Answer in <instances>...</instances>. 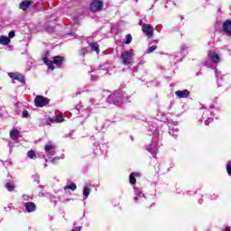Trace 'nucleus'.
Here are the masks:
<instances>
[{
    "label": "nucleus",
    "instance_id": "f257e3e1",
    "mask_svg": "<svg viewBox=\"0 0 231 231\" xmlns=\"http://www.w3.org/2000/svg\"><path fill=\"white\" fill-rule=\"evenodd\" d=\"M121 60H122V64H124V66H129L130 64H132L133 63V52L124 51L121 54Z\"/></svg>",
    "mask_w": 231,
    "mask_h": 231
},
{
    "label": "nucleus",
    "instance_id": "f03ea898",
    "mask_svg": "<svg viewBox=\"0 0 231 231\" xmlns=\"http://www.w3.org/2000/svg\"><path fill=\"white\" fill-rule=\"evenodd\" d=\"M50 104V98L45 97L43 96H36L34 98V105L36 107H44Z\"/></svg>",
    "mask_w": 231,
    "mask_h": 231
},
{
    "label": "nucleus",
    "instance_id": "7ed1b4c3",
    "mask_svg": "<svg viewBox=\"0 0 231 231\" xmlns=\"http://www.w3.org/2000/svg\"><path fill=\"white\" fill-rule=\"evenodd\" d=\"M142 30L148 39H152V37H154V27H152V25L144 23L142 26Z\"/></svg>",
    "mask_w": 231,
    "mask_h": 231
},
{
    "label": "nucleus",
    "instance_id": "20e7f679",
    "mask_svg": "<svg viewBox=\"0 0 231 231\" xmlns=\"http://www.w3.org/2000/svg\"><path fill=\"white\" fill-rule=\"evenodd\" d=\"M102 6H104V3L102 2V0H94L90 4V11L100 12V10H102Z\"/></svg>",
    "mask_w": 231,
    "mask_h": 231
},
{
    "label": "nucleus",
    "instance_id": "39448f33",
    "mask_svg": "<svg viewBox=\"0 0 231 231\" xmlns=\"http://www.w3.org/2000/svg\"><path fill=\"white\" fill-rule=\"evenodd\" d=\"M55 149L56 146L51 142H49L47 144H45L44 150L46 154H48L49 156H55Z\"/></svg>",
    "mask_w": 231,
    "mask_h": 231
},
{
    "label": "nucleus",
    "instance_id": "423d86ee",
    "mask_svg": "<svg viewBox=\"0 0 231 231\" xmlns=\"http://www.w3.org/2000/svg\"><path fill=\"white\" fill-rule=\"evenodd\" d=\"M32 5H33V1H32V0H23L19 4V8L21 10L26 11L32 6Z\"/></svg>",
    "mask_w": 231,
    "mask_h": 231
},
{
    "label": "nucleus",
    "instance_id": "0eeeda50",
    "mask_svg": "<svg viewBox=\"0 0 231 231\" xmlns=\"http://www.w3.org/2000/svg\"><path fill=\"white\" fill-rule=\"evenodd\" d=\"M176 97H178V98H189V96L190 95V91H189L188 89H184V90H177L175 92Z\"/></svg>",
    "mask_w": 231,
    "mask_h": 231
},
{
    "label": "nucleus",
    "instance_id": "6e6552de",
    "mask_svg": "<svg viewBox=\"0 0 231 231\" xmlns=\"http://www.w3.org/2000/svg\"><path fill=\"white\" fill-rule=\"evenodd\" d=\"M23 207L25 208L26 212L29 213L35 212L37 209V206L33 202H26Z\"/></svg>",
    "mask_w": 231,
    "mask_h": 231
},
{
    "label": "nucleus",
    "instance_id": "1a4fd4ad",
    "mask_svg": "<svg viewBox=\"0 0 231 231\" xmlns=\"http://www.w3.org/2000/svg\"><path fill=\"white\" fill-rule=\"evenodd\" d=\"M208 58H209V60H211V62H213V64H219V62L221 60V58L216 52L208 54Z\"/></svg>",
    "mask_w": 231,
    "mask_h": 231
},
{
    "label": "nucleus",
    "instance_id": "9d476101",
    "mask_svg": "<svg viewBox=\"0 0 231 231\" xmlns=\"http://www.w3.org/2000/svg\"><path fill=\"white\" fill-rule=\"evenodd\" d=\"M223 32L227 33V35H231V21L226 20L223 23Z\"/></svg>",
    "mask_w": 231,
    "mask_h": 231
},
{
    "label": "nucleus",
    "instance_id": "9b49d317",
    "mask_svg": "<svg viewBox=\"0 0 231 231\" xmlns=\"http://www.w3.org/2000/svg\"><path fill=\"white\" fill-rule=\"evenodd\" d=\"M42 60H43L44 64H46V66H48L49 69H51V71H53V69H55L53 61L48 60V57H43Z\"/></svg>",
    "mask_w": 231,
    "mask_h": 231
},
{
    "label": "nucleus",
    "instance_id": "f8f14e48",
    "mask_svg": "<svg viewBox=\"0 0 231 231\" xmlns=\"http://www.w3.org/2000/svg\"><path fill=\"white\" fill-rule=\"evenodd\" d=\"M63 62H64V57H62V56H54L53 57V63L56 64V66H62Z\"/></svg>",
    "mask_w": 231,
    "mask_h": 231
},
{
    "label": "nucleus",
    "instance_id": "ddd939ff",
    "mask_svg": "<svg viewBox=\"0 0 231 231\" xmlns=\"http://www.w3.org/2000/svg\"><path fill=\"white\" fill-rule=\"evenodd\" d=\"M11 41L10 38H8V36H1L0 37V44H2V46H8V44H10Z\"/></svg>",
    "mask_w": 231,
    "mask_h": 231
},
{
    "label": "nucleus",
    "instance_id": "4468645a",
    "mask_svg": "<svg viewBox=\"0 0 231 231\" xmlns=\"http://www.w3.org/2000/svg\"><path fill=\"white\" fill-rule=\"evenodd\" d=\"M10 138L11 140H18L19 139V130L13 129L10 131Z\"/></svg>",
    "mask_w": 231,
    "mask_h": 231
},
{
    "label": "nucleus",
    "instance_id": "2eb2a0df",
    "mask_svg": "<svg viewBox=\"0 0 231 231\" xmlns=\"http://www.w3.org/2000/svg\"><path fill=\"white\" fill-rule=\"evenodd\" d=\"M5 189L9 192H14V190H15V185H14V181H9V182L5 183Z\"/></svg>",
    "mask_w": 231,
    "mask_h": 231
},
{
    "label": "nucleus",
    "instance_id": "dca6fc26",
    "mask_svg": "<svg viewBox=\"0 0 231 231\" xmlns=\"http://www.w3.org/2000/svg\"><path fill=\"white\" fill-rule=\"evenodd\" d=\"M90 48H91L92 51H96V53H100V48L98 46V43H97V42L90 43Z\"/></svg>",
    "mask_w": 231,
    "mask_h": 231
},
{
    "label": "nucleus",
    "instance_id": "f3484780",
    "mask_svg": "<svg viewBox=\"0 0 231 231\" xmlns=\"http://www.w3.org/2000/svg\"><path fill=\"white\" fill-rule=\"evenodd\" d=\"M68 189H69V190H77V184L72 182L71 184L65 186L64 187V190H68Z\"/></svg>",
    "mask_w": 231,
    "mask_h": 231
},
{
    "label": "nucleus",
    "instance_id": "a211bd4d",
    "mask_svg": "<svg viewBox=\"0 0 231 231\" xmlns=\"http://www.w3.org/2000/svg\"><path fill=\"white\" fill-rule=\"evenodd\" d=\"M27 156H28V158H30L31 160H35V158H37V154H35V151H33V150H30V151L27 152Z\"/></svg>",
    "mask_w": 231,
    "mask_h": 231
},
{
    "label": "nucleus",
    "instance_id": "6ab92c4d",
    "mask_svg": "<svg viewBox=\"0 0 231 231\" xmlns=\"http://www.w3.org/2000/svg\"><path fill=\"white\" fill-rule=\"evenodd\" d=\"M134 173H131L129 177V182L131 185H135L136 184V177H134Z\"/></svg>",
    "mask_w": 231,
    "mask_h": 231
},
{
    "label": "nucleus",
    "instance_id": "aec40b11",
    "mask_svg": "<svg viewBox=\"0 0 231 231\" xmlns=\"http://www.w3.org/2000/svg\"><path fill=\"white\" fill-rule=\"evenodd\" d=\"M89 194H91V189H89L88 187H84L83 196H85V198H88L89 196Z\"/></svg>",
    "mask_w": 231,
    "mask_h": 231
},
{
    "label": "nucleus",
    "instance_id": "412c9836",
    "mask_svg": "<svg viewBox=\"0 0 231 231\" xmlns=\"http://www.w3.org/2000/svg\"><path fill=\"white\" fill-rule=\"evenodd\" d=\"M54 120H55V122L57 123V124H61V122H64V116H56L55 117H54Z\"/></svg>",
    "mask_w": 231,
    "mask_h": 231
},
{
    "label": "nucleus",
    "instance_id": "4be33fe9",
    "mask_svg": "<svg viewBox=\"0 0 231 231\" xmlns=\"http://www.w3.org/2000/svg\"><path fill=\"white\" fill-rule=\"evenodd\" d=\"M15 80H18V82L24 83V76L23 74H17L15 77Z\"/></svg>",
    "mask_w": 231,
    "mask_h": 231
},
{
    "label": "nucleus",
    "instance_id": "5701e85b",
    "mask_svg": "<svg viewBox=\"0 0 231 231\" xmlns=\"http://www.w3.org/2000/svg\"><path fill=\"white\" fill-rule=\"evenodd\" d=\"M132 42H133V36L131 34H126L125 44H129Z\"/></svg>",
    "mask_w": 231,
    "mask_h": 231
},
{
    "label": "nucleus",
    "instance_id": "b1692460",
    "mask_svg": "<svg viewBox=\"0 0 231 231\" xmlns=\"http://www.w3.org/2000/svg\"><path fill=\"white\" fill-rule=\"evenodd\" d=\"M51 124H55V117H49L46 121L47 125H51Z\"/></svg>",
    "mask_w": 231,
    "mask_h": 231
},
{
    "label": "nucleus",
    "instance_id": "393cba45",
    "mask_svg": "<svg viewBox=\"0 0 231 231\" xmlns=\"http://www.w3.org/2000/svg\"><path fill=\"white\" fill-rule=\"evenodd\" d=\"M156 48H157L156 45H152L149 47L147 50V53H152V51H155Z\"/></svg>",
    "mask_w": 231,
    "mask_h": 231
},
{
    "label": "nucleus",
    "instance_id": "a878e982",
    "mask_svg": "<svg viewBox=\"0 0 231 231\" xmlns=\"http://www.w3.org/2000/svg\"><path fill=\"white\" fill-rule=\"evenodd\" d=\"M18 73L15 72H10L8 73V76L10 77V79H13V80H15V77H17Z\"/></svg>",
    "mask_w": 231,
    "mask_h": 231
},
{
    "label": "nucleus",
    "instance_id": "bb28decb",
    "mask_svg": "<svg viewBox=\"0 0 231 231\" xmlns=\"http://www.w3.org/2000/svg\"><path fill=\"white\" fill-rule=\"evenodd\" d=\"M22 115L23 118H28L30 116V113L27 110H23Z\"/></svg>",
    "mask_w": 231,
    "mask_h": 231
},
{
    "label": "nucleus",
    "instance_id": "cd10ccee",
    "mask_svg": "<svg viewBox=\"0 0 231 231\" xmlns=\"http://www.w3.org/2000/svg\"><path fill=\"white\" fill-rule=\"evenodd\" d=\"M8 35V39H14L15 37V31H11Z\"/></svg>",
    "mask_w": 231,
    "mask_h": 231
},
{
    "label": "nucleus",
    "instance_id": "c85d7f7f",
    "mask_svg": "<svg viewBox=\"0 0 231 231\" xmlns=\"http://www.w3.org/2000/svg\"><path fill=\"white\" fill-rule=\"evenodd\" d=\"M226 169L228 176H231V165L226 164Z\"/></svg>",
    "mask_w": 231,
    "mask_h": 231
},
{
    "label": "nucleus",
    "instance_id": "c756f323",
    "mask_svg": "<svg viewBox=\"0 0 231 231\" xmlns=\"http://www.w3.org/2000/svg\"><path fill=\"white\" fill-rule=\"evenodd\" d=\"M211 122H214V119H207L206 121H205V125H210V123Z\"/></svg>",
    "mask_w": 231,
    "mask_h": 231
},
{
    "label": "nucleus",
    "instance_id": "7c9ffc66",
    "mask_svg": "<svg viewBox=\"0 0 231 231\" xmlns=\"http://www.w3.org/2000/svg\"><path fill=\"white\" fill-rule=\"evenodd\" d=\"M28 198H29L28 195H23V199H25V200H28Z\"/></svg>",
    "mask_w": 231,
    "mask_h": 231
},
{
    "label": "nucleus",
    "instance_id": "2f4dec72",
    "mask_svg": "<svg viewBox=\"0 0 231 231\" xmlns=\"http://www.w3.org/2000/svg\"><path fill=\"white\" fill-rule=\"evenodd\" d=\"M226 231H230V227L226 226Z\"/></svg>",
    "mask_w": 231,
    "mask_h": 231
},
{
    "label": "nucleus",
    "instance_id": "473e14b6",
    "mask_svg": "<svg viewBox=\"0 0 231 231\" xmlns=\"http://www.w3.org/2000/svg\"><path fill=\"white\" fill-rule=\"evenodd\" d=\"M80 230V227H77L76 229H75V231H79Z\"/></svg>",
    "mask_w": 231,
    "mask_h": 231
},
{
    "label": "nucleus",
    "instance_id": "72a5a7b5",
    "mask_svg": "<svg viewBox=\"0 0 231 231\" xmlns=\"http://www.w3.org/2000/svg\"><path fill=\"white\" fill-rule=\"evenodd\" d=\"M134 200H135V201H138V198H137V197H134Z\"/></svg>",
    "mask_w": 231,
    "mask_h": 231
}]
</instances>
